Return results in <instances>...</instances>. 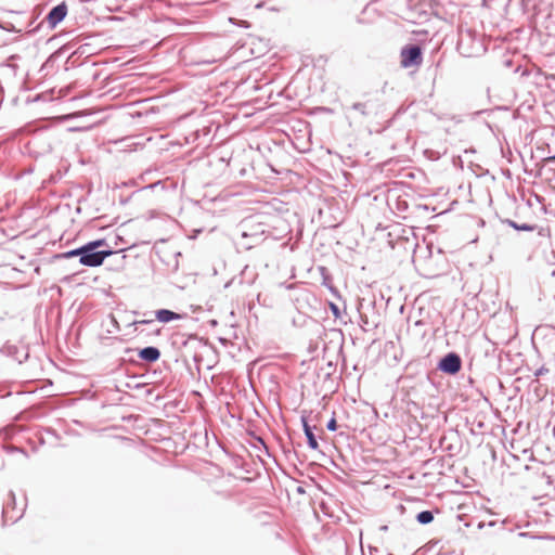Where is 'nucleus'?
<instances>
[{
	"instance_id": "obj_1",
	"label": "nucleus",
	"mask_w": 555,
	"mask_h": 555,
	"mask_svg": "<svg viewBox=\"0 0 555 555\" xmlns=\"http://www.w3.org/2000/svg\"><path fill=\"white\" fill-rule=\"evenodd\" d=\"M116 253L105 238L89 241L82 245L80 264L91 268L100 267L106 258Z\"/></svg>"
},
{
	"instance_id": "obj_2",
	"label": "nucleus",
	"mask_w": 555,
	"mask_h": 555,
	"mask_svg": "<svg viewBox=\"0 0 555 555\" xmlns=\"http://www.w3.org/2000/svg\"><path fill=\"white\" fill-rule=\"evenodd\" d=\"M456 49L465 57L478 56L486 52L482 37L470 28L459 29Z\"/></svg>"
},
{
	"instance_id": "obj_3",
	"label": "nucleus",
	"mask_w": 555,
	"mask_h": 555,
	"mask_svg": "<svg viewBox=\"0 0 555 555\" xmlns=\"http://www.w3.org/2000/svg\"><path fill=\"white\" fill-rule=\"evenodd\" d=\"M378 300L375 296L372 299L363 298L359 302L358 312L360 315V326L363 332H372L382 323V313L377 309Z\"/></svg>"
},
{
	"instance_id": "obj_4",
	"label": "nucleus",
	"mask_w": 555,
	"mask_h": 555,
	"mask_svg": "<svg viewBox=\"0 0 555 555\" xmlns=\"http://www.w3.org/2000/svg\"><path fill=\"white\" fill-rule=\"evenodd\" d=\"M462 366L461 356L455 351H449L438 360L436 369L446 375L455 376L461 372Z\"/></svg>"
},
{
	"instance_id": "obj_5",
	"label": "nucleus",
	"mask_w": 555,
	"mask_h": 555,
	"mask_svg": "<svg viewBox=\"0 0 555 555\" xmlns=\"http://www.w3.org/2000/svg\"><path fill=\"white\" fill-rule=\"evenodd\" d=\"M56 140L53 132L49 129L40 130L33 135L29 141V145L36 149V153L44 155L53 151Z\"/></svg>"
},
{
	"instance_id": "obj_6",
	"label": "nucleus",
	"mask_w": 555,
	"mask_h": 555,
	"mask_svg": "<svg viewBox=\"0 0 555 555\" xmlns=\"http://www.w3.org/2000/svg\"><path fill=\"white\" fill-rule=\"evenodd\" d=\"M25 503H22L21 506H17L15 494L13 491L8 493V500L3 503L2 506V518L4 524H15L18 519L22 518L25 511Z\"/></svg>"
},
{
	"instance_id": "obj_7",
	"label": "nucleus",
	"mask_w": 555,
	"mask_h": 555,
	"mask_svg": "<svg viewBox=\"0 0 555 555\" xmlns=\"http://www.w3.org/2000/svg\"><path fill=\"white\" fill-rule=\"evenodd\" d=\"M400 57L403 68L420 66L423 62V49L417 43H408L401 49Z\"/></svg>"
},
{
	"instance_id": "obj_8",
	"label": "nucleus",
	"mask_w": 555,
	"mask_h": 555,
	"mask_svg": "<svg viewBox=\"0 0 555 555\" xmlns=\"http://www.w3.org/2000/svg\"><path fill=\"white\" fill-rule=\"evenodd\" d=\"M0 353L16 361L18 364L24 363L29 358L28 346L24 344H13L11 341H5L2 345Z\"/></svg>"
},
{
	"instance_id": "obj_9",
	"label": "nucleus",
	"mask_w": 555,
	"mask_h": 555,
	"mask_svg": "<svg viewBox=\"0 0 555 555\" xmlns=\"http://www.w3.org/2000/svg\"><path fill=\"white\" fill-rule=\"evenodd\" d=\"M67 13L68 7L65 1H62L50 9L42 23H47L49 29H54L61 22L65 20Z\"/></svg>"
},
{
	"instance_id": "obj_10",
	"label": "nucleus",
	"mask_w": 555,
	"mask_h": 555,
	"mask_svg": "<svg viewBox=\"0 0 555 555\" xmlns=\"http://www.w3.org/2000/svg\"><path fill=\"white\" fill-rule=\"evenodd\" d=\"M353 111H357L363 117H369L372 115H377L382 105L378 99L369 98L363 102H356L350 107Z\"/></svg>"
},
{
	"instance_id": "obj_11",
	"label": "nucleus",
	"mask_w": 555,
	"mask_h": 555,
	"mask_svg": "<svg viewBox=\"0 0 555 555\" xmlns=\"http://www.w3.org/2000/svg\"><path fill=\"white\" fill-rule=\"evenodd\" d=\"M301 425L304 434L307 438V444L311 450H319V442L317 439V436L314 435V429H317L315 426H311L309 424V416L307 415V412L304 411L300 416Z\"/></svg>"
},
{
	"instance_id": "obj_12",
	"label": "nucleus",
	"mask_w": 555,
	"mask_h": 555,
	"mask_svg": "<svg viewBox=\"0 0 555 555\" xmlns=\"http://www.w3.org/2000/svg\"><path fill=\"white\" fill-rule=\"evenodd\" d=\"M503 223L507 224L508 227L513 228L516 231H534L538 230V234L540 236H550V229L538 227L537 224H530V223H518L512 219H504L502 220Z\"/></svg>"
},
{
	"instance_id": "obj_13",
	"label": "nucleus",
	"mask_w": 555,
	"mask_h": 555,
	"mask_svg": "<svg viewBox=\"0 0 555 555\" xmlns=\"http://www.w3.org/2000/svg\"><path fill=\"white\" fill-rule=\"evenodd\" d=\"M160 356V350L155 346H147L138 349V357L140 358V360L149 364L157 362Z\"/></svg>"
},
{
	"instance_id": "obj_14",
	"label": "nucleus",
	"mask_w": 555,
	"mask_h": 555,
	"mask_svg": "<svg viewBox=\"0 0 555 555\" xmlns=\"http://www.w3.org/2000/svg\"><path fill=\"white\" fill-rule=\"evenodd\" d=\"M318 270L322 278V285L325 286L334 297H336L337 299H341L339 291L333 284V276L330 273L328 269L326 267L320 266Z\"/></svg>"
},
{
	"instance_id": "obj_15",
	"label": "nucleus",
	"mask_w": 555,
	"mask_h": 555,
	"mask_svg": "<svg viewBox=\"0 0 555 555\" xmlns=\"http://www.w3.org/2000/svg\"><path fill=\"white\" fill-rule=\"evenodd\" d=\"M155 318L160 323H169L175 320H180L182 315L169 309H158L155 311Z\"/></svg>"
},
{
	"instance_id": "obj_16",
	"label": "nucleus",
	"mask_w": 555,
	"mask_h": 555,
	"mask_svg": "<svg viewBox=\"0 0 555 555\" xmlns=\"http://www.w3.org/2000/svg\"><path fill=\"white\" fill-rule=\"evenodd\" d=\"M328 309L335 318V321H339L340 324H347V322L350 321V318L346 312V307L341 310L337 304L330 301Z\"/></svg>"
},
{
	"instance_id": "obj_17",
	"label": "nucleus",
	"mask_w": 555,
	"mask_h": 555,
	"mask_svg": "<svg viewBox=\"0 0 555 555\" xmlns=\"http://www.w3.org/2000/svg\"><path fill=\"white\" fill-rule=\"evenodd\" d=\"M415 519L420 525H429L430 522L434 521V511H422L416 514Z\"/></svg>"
},
{
	"instance_id": "obj_18",
	"label": "nucleus",
	"mask_w": 555,
	"mask_h": 555,
	"mask_svg": "<svg viewBox=\"0 0 555 555\" xmlns=\"http://www.w3.org/2000/svg\"><path fill=\"white\" fill-rule=\"evenodd\" d=\"M81 249H82V245L77 247V248H74V249H70V250H67V251H64V253L56 254L54 256V258L55 259H69V258L78 257L79 258V263H80L81 262Z\"/></svg>"
},
{
	"instance_id": "obj_19",
	"label": "nucleus",
	"mask_w": 555,
	"mask_h": 555,
	"mask_svg": "<svg viewBox=\"0 0 555 555\" xmlns=\"http://www.w3.org/2000/svg\"><path fill=\"white\" fill-rule=\"evenodd\" d=\"M179 257H181V253L177 251L173 254L172 261L168 262V272L177 273L179 270Z\"/></svg>"
},
{
	"instance_id": "obj_20",
	"label": "nucleus",
	"mask_w": 555,
	"mask_h": 555,
	"mask_svg": "<svg viewBox=\"0 0 555 555\" xmlns=\"http://www.w3.org/2000/svg\"><path fill=\"white\" fill-rule=\"evenodd\" d=\"M3 450L7 453H22L25 457H28V452L25 449L16 446L3 444Z\"/></svg>"
},
{
	"instance_id": "obj_21",
	"label": "nucleus",
	"mask_w": 555,
	"mask_h": 555,
	"mask_svg": "<svg viewBox=\"0 0 555 555\" xmlns=\"http://www.w3.org/2000/svg\"><path fill=\"white\" fill-rule=\"evenodd\" d=\"M0 28L10 33H22L21 28H16V26L13 23L7 21H0Z\"/></svg>"
},
{
	"instance_id": "obj_22",
	"label": "nucleus",
	"mask_w": 555,
	"mask_h": 555,
	"mask_svg": "<svg viewBox=\"0 0 555 555\" xmlns=\"http://www.w3.org/2000/svg\"><path fill=\"white\" fill-rule=\"evenodd\" d=\"M229 23H231L233 25H236L238 27H243V28H249L250 27V23L248 21L237 20L235 17H229Z\"/></svg>"
},
{
	"instance_id": "obj_23",
	"label": "nucleus",
	"mask_w": 555,
	"mask_h": 555,
	"mask_svg": "<svg viewBox=\"0 0 555 555\" xmlns=\"http://www.w3.org/2000/svg\"><path fill=\"white\" fill-rule=\"evenodd\" d=\"M59 57V52H54L52 53L48 59L47 61L44 62V64L42 65V69L44 68H48L50 66H53V63L56 61V59Z\"/></svg>"
},
{
	"instance_id": "obj_24",
	"label": "nucleus",
	"mask_w": 555,
	"mask_h": 555,
	"mask_svg": "<svg viewBox=\"0 0 555 555\" xmlns=\"http://www.w3.org/2000/svg\"><path fill=\"white\" fill-rule=\"evenodd\" d=\"M337 427H338V426H337V422H336L335 415H333V416L328 420V422H327V424H326V429H327L328 431H335V430H337Z\"/></svg>"
},
{
	"instance_id": "obj_25",
	"label": "nucleus",
	"mask_w": 555,
	"mask_h": 555,
	"mask_svg": "<svg viewBox=\"0 0 555 555\" xmlns=\"http://www.w3.org/2000/svg\"><path fill=\"white\" fill-rule=\"evenodd\" d=\"M548 373V369H546L544 365H542L541 367H539L535 372H534V376L535 377H540L544 374Z\"/></svg>"
},
{
	"instance_id": "obj_26",
	"label": "nucleus",
	"mask_w": 555,
	"mask_h": 555,
	"mask_svg": "<svg viewBox=\"0 0 555 555\" xmlns=\"http://www.w3.org/2000/svg\"><path fill=\"white\" fill-rule=\"evenodd\" d=\"M518 535L520 538H530V539H538L539 537L531 534L530 532H519Z\"/></svg>"
},
{
	"instance_id": "obj_27",
	"label": "nucleus",
	"mask_w": 555,
	"mask_h": 555,
	"mask_svg": "<svg viewBox=\"0 0 555 555\" xmlns=\"http://www.w3.org/2000/svg\"><path fill=\"white\" fill-rule=\"evenodd\" d=\"M544 162H545L546 164H554V163H555V154H554V155H552V156H548V157L544 158Z\"/></svg>"
},
{
	"instance_id": "obj_28",
	"label": "nucleus",
	"mask_w": 555,
	"mask_h": 555,
	"mask_svg": "<svg viewBox=\"0 0 555 555\" xmlns=\"http://www.w3.org/2000/svg\"><path fill=\"white\" fill-rule=\"evenodd\" d=\"M137 324H143V325H146V324H153L154 321L153 320H142V321H138L135 322Z\"/></svg>"
},
{
	"instance_id": "obj_29",
	"label": "nucleus",
	"mask_w": 555,
	"mask_h": 555,
	"mask_svg": "<svg viewBox=\"0 0 555 555\" xmlns=\"http://www.w3.org/2000/svg\"><path fill=\"white\" fill-rule=\"evenodd\" d=\"M379 552L377 547L370 546V555H376Z\"/></svg>"
},
{
	"instance_id": "obj_30",
	"label": "nucleus",
	"mask_w": 555,
	"mask_h": 555,
	"mask_svg": "<svg viewBox=\"0 0 555 555\" xmlns=\"http://www.w3.org/2000/svg\"><path fill=\"white\" fill-rule=\"evenodd\" d=\"M159 183H160V181H157V182H155V183H152V184H150V185H147V186L143 188L142 190L154 189V188H155V186H157Z\"/></svg>"
},
{
	"instance_id": "obj_31",
	"label": "nucleus",
	"mask_w": 555,
	"mask_h": 555,
	"mask_svg": "<svg viewBox=\"0 0 555 555\" xmlns=\"http://www.w3.org/2000/svg\"><path fill=\"white\" fill-rule=\"evenodd\" d=\"M425 324L424 320H417L414 325L415 326H423Z\"/></svg>"
},
{
	"instance_id": "obj_32",
	"label": "nucleus",
	"mask_w": 555,
	"mask_h": 555,
	"mask_svg": "<svg viewBox=\"0 0 555 555\" xmlns=\"http://www.w3.org/2000/svg\"><path fill=\"white\" fill-rule=\"evenodd\" d=\"M535 199H537L538 203H543L544 197H542L541 195H537L535 194Z\"/></svg>"
},
{
	"instance_id": "obj_33",
	"label": "nucleus",
	"mask_w": 555,
	"mask_h": 555,
	"mask_svg": "<svg viewBox=\"0 0 555 555\" xmlns=\"http://www.w3.org/2000/svg\"><path fill=\"white\" fill-rule=\"evenodd\" d=\"M467 383L470 385V387H473V385H474L475 380H474V378H473V377L468 376V377H467Z\"/></svg>"
},
{
	"instance_id": "obj_34",
	"label": "nucleus",
	"mask_w": 555,
	"mask_h": 555,
	"mask_svg": "<svg viewBox=\"0 0 555 555\" xmlns=\"http://www.w3.org/2000/svg\"><path fill=\"white\" fill-rule=\"evenodd\" d=\"M4 435H5V439H11L12 438V434H9V431L7 429L3 430Z\"/></svg>"
},
{
	"instance_id": "obj_35",
	"label": "nucleus",
	"mask_w": 555,
	"mask_h": 555,
	"mask_svg": "<svg viewBox=\"0 0 555 555\" xmlns=\"http://www.w3.org/2000/svg\"><path fill=\"white\" fill-rule=\"evenodd\" d=\"M37 30H38V26L29 28L28 33L33 34V33H36Z\"/></svg>"
},
{
	"instance_id": "obj_36",
	"label": "nucleus",
	"mask_w": 555,
	"mask_h": 555,
	"mask_svg": "<svg viewBox=\"0 0 555 555\" xmlns=\"http://www.w3.org/2000/svg\"><path fill=\"white\" fill-rule=\"evenodd\" d=\"M477 527H478V529H482L485 527V522L479 521Z\"/></svg>"
},
{
	"instance_id": "obj_37",
	"label": "nucleus",
	"mask_w": 555,
	"mask_h": 555,
	"mask_svg": "<svg viewBox=\"0 0 555 555\" xmlns=\"http://www.w3.org/2000/svg\"><path fill=\"white\" fill-rule=\"evenodd\" d=\"M133 351H134V350H133V349H131V348H126V350H125V352H126V353H131V352H133Z\"/></svg>"
},
{
	"instance_id": "obj_38",
	"label": "nucleus",
	"mask_w": 555,
	"mask_h": 555,
	"mask_svg": "<svg viewBox=\"0 0 555 555\" xmlns=\"http://www.w3.org/2000/svg\"><path fill=\"white\" fill-rule=\"evenodd\" d=\"M9 396H11V392H10V391H8V392H7V393H4V395H1V396H0V398H5V397H9Z\"/></svg>"
},
{
	"instance_id": "obj_39",
	"label": "nucleus",
	"mask_w": 555,
	"mask_h": 555,
	"mask_svg": "<svg viewBox=\"0 0 555 555\" xmlns=\"http://www.w3.org/2000/svg\"><path fill=\"white\" fill-rule=\"evenodd\" d=\"M383 301H384V297H383V295H380V297H379V306L380 307L383 306Z\"/></svg>"
},
{
	"instance_id": "obj_40",
	"label": "nucleus",
	"mask_w": 555,
	"mask_h": 555,
	"mask_svg": "<svg viewBox=\"0 0 555 555\" xmlns=\"http://www.w3.org/2000/svg\"><path fill=\"white\" fill-rule=\"evenodd\" d=\"M297 490H298L299 493L304 492V489L301 487H299Z\"/></svg>"
},
{
	"instance_id": "obj_41",
	"label": "nucleus",
	"mask_w": 555,
	"mask_h": 555,
	"mask_svg": "<svg viewBox=\"0 0 555 555\" xmlns=\"http://www.w3.org/2000/svg\"><path fill=\"white\" fill-rule=\"evenodd\" d=\"M494 525H495V522H494V521H490V522L488 524V526H490V527H491V526H494Z\"/></svg>"
},
{
	"instance_id": "obj_42",
	"label": "nucleus",
	"mask_w": 555,
	"mask_h": 555,
	"mask_svg": "<svg viewBox=\"0 0 555 555\" xmlns=\"http://www.w3.org/2000/svg\"><path fill=\"white\" fill-rule=\"evenodd\" d=\"M35 20H33L29 24H28V27H31L33 24H34Z\"/></svg>"
},
{
	"instance_id": "obj_43",
	"label": "nucleus",
	"mask_w": 555,
	"mask_h": 555,
	"mask_svg": "<svg viewBox=\"0 0 555 555\" xmlns=\"http://www.w3.org/2000/svg\"><path fill=\"white\" fill-rule=\"evenodd\" d=\"M258 440L260 441V443H262L264 446V442L262 439L258 438Z\"/></svg>"
},
{
	"instance_id": "obj_44",
	"label": "nucleus",
	"mask_w": 555,
	"mask_h": 555,
	"mask_svg": "<svg viewBox=\"0 0 555 555\" xmlns=\"http://www.w3.org/2000/svg\"><path fill=\"white\" fill-rule=\"evenodd\" d=\"M552 275H555V270L552 272Z\"/></svg>"
}]
</instances>
